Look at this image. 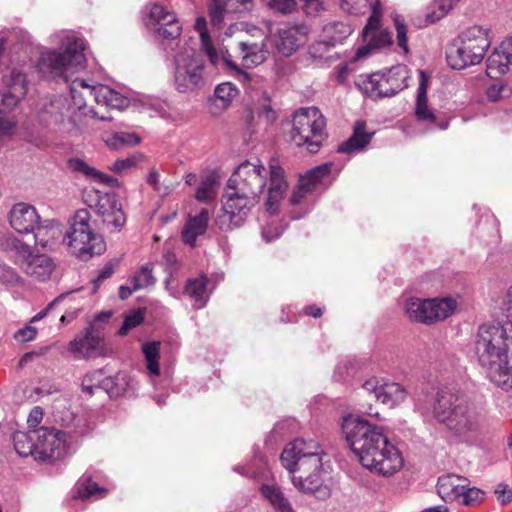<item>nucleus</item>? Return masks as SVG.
Masks as SVG:
<instances>
[{
  "mask_svg": "<svg viewBox=\"0 0 512 512\" xmlns=\"http://www.w3.org/2000/svg\"><path fill=\"white\" fill-rule=\"evenodd\" d=\"M460 0H438V9L428 15L430 22H435L444 17Z\"/></svg>",
  "mask_w": 512,
  "mask_h": 512,
  "instance_id": "obj_55",
  "label": "nucleus"
},
{
  "mask_svg": "<svg viewBox=\"0 0 512 512\" xmlns=\"http://www.w3.org/2000/svg\"><path fill=\"white\" fill-rule=\"evenodd\" d=\"M70 95L72 100L71 110L77 109L84 116L100 120H111V117L99 116L93 108L86 105V97H93L97 104L117 110H122L129 104L127 97L109 86L102 84L92 86L86 80L80 78L72 80Z\"/></svg>",
  "mask_w": 512,
  "mask_h": 512,
  "instance_id": "obj_6",
  "label": "nucleus"
},
{
  "mask_svg": "<svg viewBox=\"0 0 512 512\" xmlns=\"http://www.w3.org/2000/svg\"><path fill=\"white\" fill-rule=\"evenodd\" d=\"M71 105L62 95L53 96L42 108V119L54 123H62L66 117L71 116Z\"/></svg>",
  "mask_w": 512,
  "mask_h": 512,
  "instance_id": "obj_26",
  "label": "nucleus"
},
{
  "mask_svg": "<svg viewBox=\"0 0 512 512\" xmlns=\"http://www.w3.org/2000/svg\"><path fill=\"white\" fill-rule=\"evenodd\" d=\"M51 42L58 45L59 50H42L36 69L43 78L68 82L70 74L85 68L84 40L72 32L60 31L51 36Z\"/></svg>",
  "mask_w": 512,
  "mask_h": 512,
  "instance_id": "obj_5",
  "label": "nucleus"
},
{
  "mask_svg": "<svg viewBox=\"0 0 512 512\" xmlns=\"http://www.w3.org/2000/svg\"><path fill=\"white\" fill-rule=\"evenodd\" d=\"M83 199L111 230L117 231L124 226L126 217L114 193H102L93 189L86 191Z\"/></svg>",
  "mask_w": 512,
  "mask_h": 512,
  "instance_id": "obj_16",
  "label": "nucleus"
},
{
  "mask_svg": "<svg viewBox=\"0 0 512 512\" xmlns=\"http://www.w3.org/2000/svg\"><path fill=\"white\" fill-rule=\"evenodd\" d=\"M144 22L150 31L165 39H176L181 34V26L176 15L162 5H147L143 11Z\"/></svg>",
  "mask_w": 512,
  "mask_h": 512,
  "instance_id": "obj_18",
  "label": "nucleus"
},
{
  "mask_svg": "<svg viewBox=\"0 0 512 512\" xmlns=\"http://www.w3.org/2000/svg\"><path fill=\"white\" fill-rule=\"evenodd\" d=\"M402 309L411 322L430 325L429 298L408 297L403 301Z\"/></svg>",
  "mask_w": 512,
  "mask_h": 512,
  "instance_id": "obj_27",
  "label": "nucleus"
},
{
  "mask_svg": "<svg viewBox=\"0 0 512 512\" xmlns=\"http://www.w3.org/2000/svg\"><path fill=\"white\" fill-rule=\"evenodd\" d=\"M208 279L206 276L189 279L185 286V294L194 301V308L201 309L208 302L209 295L207 293Z\"/></svg>",
  "mask_w": 512,
  "mask_h": 512,
  "instance_id": "obj_35",
  "label": "nucleus"
},
{
  "mask_svg": "<svg viewBox=\"0 0 512 512\" xmlns=\"http://www.w3.org/2000/svg\"><path fill=\"white\" fill-rule=\"evenodd\" d=\"M485 368L491 382L503 390H512V366L509 365L507 358Z\"/></svg>",
  "mask_w": 512,
  "mask_h": 512,
  "instance_id": "obj_33",
  "label": "nucleus"
},
{
  "mask_svg": "<svg viewBox=\"0 0 512 512\" xmlns=\"http://www.w3.org/2000/svg\"><path fill=\"white\" fill-rule=\"evenodd\" d=\"M313 190L310 184H307V180L299 179L297 187L293 190L292 195L289 199L292 205L299 204L308 194L312 193Z\"/></svg>",
  "mask_w": 512,
  "mask_h": 512,
  "instance_id": "obj_54",
  "label": "nucleus"
},
{
  "mask_svg": "<svg viewBox=\"0 0 512 512\" xmlns=\"http://www.w3.org/2000/svg\"><path fill=\"white\" fill-rule=\"evenodd\" d=\"M259 201V198L247 192H241L227 186L223 196V212L218 217L219 228L230 230L243 225Z\"/></svg>",
  "mask_w": 512,
  "mask_h": 512,
  "instance_id": "obj_14",
  "label": "nucleus"
},
{
  "mask_svg": "<svg viewBox=\"0 0 512 512\" xmlns=\"http://www.w3.org/2000/svg\"><path fill=\"white\" fill-rule=\"evenodd\" d=\"M406 66L397 65L385 73L359 75L355 80L357 88L370 98L391 97L408 86Z\"/></svg>",
  "mask_w": 512,
  "mask_h": 512,
  "instance_id": "obj_12",
  "label": "nucleus"
},
{
  "mask_svg": "<svg viewBox=\"0 0 512 512\" xmlns=\"http://www.w3.org/2000/svg\"><path fill=\"white\" fill-rule=\"evenodd\" d=\"M69 165L73 171L82 173L83 175L91 179L93 178L97 170L81 159H73L70 161Z\"/></svg>",
  "mask_w": 512,
  "mask_h": 512,
  "instance_id": "obj_61",
  "label": "nucleus"
},
{
  "mask_svg": "<svg viewBox=\"0 0 512 512\" xmlns=\"http://www.w3.org/2000/svg\"><path fill=\"white\" fill-rule=\"evenodd\" d=\"M370 44L377 48L388 46L392 44V35L386 30H379L370 36Z\"/></svg>",
  "mask_w": 512,
  "mask_h": 512,
  "instance_id": "obj_60",
  "label": "nucleus"
},
{
  "mask_svg": "<svg viewBox=\"0 0 512 512\" xmlns=\"http://www.w3.org/2000/svg\"><path fill=\"white\" fill-rule=\"evenodd\" d=\"M284 229L285 227L282 224L270 222L262 228V237L266 242H271L278 238Z\"/></svg>",
  "mask_w": 512,
  "mask_h": 512,
  "instance_id": "obj_57",
  "label": "nucleus"
},
{
  "mask_svg": "<svg viewBox=\"0 0 512 512\" xmlns=\"http://www.w3.org/2000/svg\"><path fill=\"white\" fill-rule=\"evenodd\" d=\"M326 136V120L317 107L301 108L294 113L290 137L295 145L305 146L314 154L320 150Z\"/></svg>",
  "mask_w": 512,
  "mask_h": 512,
  "instance_id": "obj_9",
  "label": "nucleus"
},
{
  "mask_svg": "<svg viewBox=\"0 0 512 512\" xmlns=\"http://www.w3.org/2000/svg\"><path fill=\"white\" fill-rule=\"evenodd\" d=\"M507 338L499 323L483 324L479 327L475 352L482 367L504 361L507 358Z\"/></svg>",
  "mask_w": 512,
  "mask_h": 512,
  "instance_id": "obj_13",
  "label": "nucleus"
},
{
  "mask_svg": "<svg viewBox=\"0 0 512 512\" xmlns=\"http://www.w3.org/2000/svg\"><path fill=\"white\" fill-rule=\"evenodd\" d=\"M55 264L51 257L45 254H32L25 257L23 262L24 272L39 281H46L50 278Z\"/></svg>",
  "mask_w": 512,
  "mask_h": 512,
  "instance_id": "obj_22",
  "label": "nucleus"
},
{
  "mask_svg": "<svg viewBox=\"0 0 512 512\" xmlns=\"http://www.w3.org/2000/svg\"><path fill=\"white\" fill-rule=\"evenodd\" d=\"M104 334L94 326L86 328L69 342L68 350L76 359L95 358L105 354Z\"/></svg>",
  "mask_w": 512,
  "mask_h": 512,
  "instance_id": "obj_19",
  "label": "nucleus"
},
{
  "mask_svg": "<svg viewBox=\"0 0 512 512\" xmlns=\"http://www.w3.org/2000/svg\"><path fill=\"white\" fill-rule=\"evenodd\" d=\"M239 49L241 52L242 61L247 67H254L262 64L266 60L268 54V51L265 49V44L263 42H240Z\"/></svg>",
  "mask_w": 512,
  "mask_h": 512,
  "instance_id": "obj_34",
  "label": "nucleus"
},
{
  "mask_svg": "<svg viewBox=\"0 0 512 512\" xmlns=\"http://www.w3.org/2000/svg\"><path fill=\"white\" fill-rule=\"evenodd\" d=\"M140 142V138L133 133L117 132L107 141L108 145L118 148L121 146H133Z\"/></svg>",
  "mask_w": 512,
  "mask_h": 512,
  "instance_id": "obj_48",
  "label": "nucleus"
},
{
  "mask_svg": "<svg viewBox=\"0 0 512 512\" xmlns=\"http://www.w3.org/2000/svg\"><path fill=\"white\" fill-rule=\"evenodd\" d=\"M99 389L104 390L110 395H117L119 390L115 387V379L113 377L97 378Z\"/></svg>",
  "mask_w": 512,
  "mask_h": 512,
  "instance_id": "obj_63",
  "label": "nucleus"
},
{
  "mask_svg": "<svg viewBox=\"0 0 512 512\" xmlns=\"http://www.w3.org/2000/svg\"><path fill=\"white\" fill-rule=\"evenodd\" d=\"M159 346L160 342L152 341L143 344L142 351L145 356L146 367L151 375L159 376Z\"/></svg>",
  "mask_w": 512,
  "mask_h": 512,
  "instance_id": "obj_39",
  "label": "nucleus"
},
{
  "mask_svg": "<svg viewBox=\"0 0 512 512\" xmlns=\"http://www.w3.org/2000/svg\"><path fill=\"white\" fill-rule=\"evenodd\" d=\"M280 460L293 485L304 493H313L321 486L322 475L330 462L324 446L311 438H297L288 443Z\"/></svg>",
  "mask_w": 512,
  "mask_h": 512,
  "instance_id": "obj_2",
  "label": "nucleus"
},
{
  "mask_svg": "<svg viewBox=\"0 0 512 512\" xmlns=\"http://www.w3.org/2000/svg\"><path fill=\"white\" fill-rule=\"evenodd\" d=\"M495 494L501 504H507L512 501V490H510L506 484H498L495 489Z\"/></svg>",
  "mask_w": 512,
  "mask_h": 512,
  "instance_id": "obj_64",
  "label": "nucleus"
},
{
  "mask_svg": "<svg viewBox=\"0 0 512 512\" xmlns=\"http://www.w3.org/2000/svg\"><path fill=\"white\" fill-rule=\"evenodd\" d=\"M341 9L349 14H364L370 8L368 0H341Z\"/></svg>",
  "mask_w": 512,
  "mask_h": 512,
  "instance_id": "obj_50",
  "label": "nucleus"
},
{
  "mask_svg": "<svg viewBox=\"0 0 512 512\" xmlns=\"http://www.w3.org/2000/svg\"><path fill=\"white\" fill-rule=\"evenodd\" d=\"M467 479L455 474H447L439 477L437 492L445 502H458L465 491Z\"/></svg>",
  "mask_w": 512,
  "mask_h": 512,
  "instance_id": "obj_25",
  "label": "nucleus"
},
{
  "mask_svg": "<svg viewBox=\"0 0 512 512\" xmlns=\"http://www.w3.org/2000/svg\"><path fill=\"white\" fill-rule=\"evenodd\" d=\"M37 458L40 462H54L63 458L70 448V437L53 427L37 428Z\"/></svg>",
  "mask_w": 512,
  "mask_h": 512,
  "instance_id": "obj_17",
  "label": "nucleus"
},
{
  "mask_svg": "<svg viewBox=\"0 0 512 512\" xmlns=\"http://www.w3.org/2000/svg\"><path fill=\"white\" fill-rule=\"evenodd\" d=\"M420 83L417 90V99L415 106V115L418 121L434 123L435 115L427 105L428 76L424 71H420Z\"/></svg>",
  "mask_w": 512,
  "mask_h": 512,
  "instance_id": "obj_32",
  "label": "nucleus"
},
{
  "mask_svg": "<svg viewBox=\"0 0 512 512\" xmlns=\"http://www.w3.org/2000/svg\"><path fill=\"white\" fill-rule=\"evenodd\" d=\"M215 98L222 102L223 106H226L233 98L238 95V89L231 82H224L215 88Z\"/></svg>",
  "mask_w": 512,
  "mask_h": 512,
  "instance_id": "obj_47",
  "label": "nucleus"
},
{
  "mask_svg": "<svg viewBox=\"0 0 512 512\" xmlns=\"http://www.w3.org/2000/svg\"><path fill=\"white\" fill-rule=\"evenodd\" d=\"M107 489L104 487H100L96 482H94L90 476L83 475L77 482L75 487L74 498H79L82 500L89 498L101 499L104 498L107 494Z\"/></svg>",
  "mask_w": 512,
  "mask_h": 512,
  "instance_id": "obj_37",
  "label": "nucleus"
},
{
  "mask_svg": "<svg viewBox=\"0 0 512 512\" xmlns=\"http://www.w3.org/2000/svg\"><path fill=\"white\" fill-rule=\"evenodd\" d=\"M37 440V429L28 432L17 431L13 434V444L17 454L21 457L31 456L35 461H39Z\"/></svg>",
  "mask_w": 512,
  "mask_h": 512,
  "instance_id": "obj_30",
  "label": "nucleus"
},
{
  "mask_svg": "<svg viewBox=\"0 0 512 512\" xmlns=\"http://www.w3.org/2000/svg\"><path fill=\"white\" fill-rule=\"evenodd\" d=\"M173 81L179 93H194L206 85L204 60L194 48L184 47L175 55Z\"/></svg>",
  "mask_w": 512,
  "mask_h": 512,
  "instance_id": "obj_10",
  "label": "nucleus"
},
{
  "mask_svg": "<svg viewBox=\"0 0 512 512\" xmlns=\"http://www.w3.org/2000/svg\"><path fill=\"white\" fill-rule=\"evenodd\" d=\"M373 135L374 132L366 131L364 121H356L352 135L338 146L337 152L348 155L362 152L370 143Z\"/></svg>",
  "mask_w": 512,
  "mask_h": 512,
  "instance_id": "obj_24",
  "label": "nucleus"
},
{
  "mask_svg": "<svg viewBox=\"0 0 512 512\" xmlns=\"http://www.w3.org/2000/svg\"><path fill=\"white\" fill-rule=\"evenodd\" d=\"M324 42L327 45L335 46L341 43L352 33V27L348 23L336 21L328 23L323 28Z\"/></svg>",
  "mask_w": 512,
  "mask_h": 512,
  "instance_id": "obj_38",
  "label": "nucleus"
},
{
  "mask_svg": "<svg viewBox=\"0 0 512 512\" xmlns=\"http://www.w3.org/2000/svg\"><path fill=\"white\" fill-rule=\"evenodd\" d=\"M362 389L368 394H372L377 401L391 408L402 403L407 396L405 388L400 384L386 382L378 378L366 380Z\"/></svg>",
  "mask_w": 512,
  "mask_h": 512,
  "instance_id": "obj_20",
  "label": "nucleus"
},
{
  "mask_svg": "<svg viewBox=\"0 0 512 512\" xmlns=\"http://www.w3.org/2000/svg\"><path fill=\"white\" fill-rule=\"evenodd\" d=\"M393 22L396 29L397 45L407 54L409 52L407 39V25L404 18L399 14L393 15Z\"/></svg>",
  "mask_w": 512,
  "mask_h": 512,
  "instance_id": "obj_45",
  "label": "nucleus"
},
{
  "mask_svg": "<svg viewBox=\"0 0 512 512\" xmlns=\"http://www.w3.org/2000/svg\"><path fill=\"white\" fill-rule=\"evenodd\" d=\"M9 223L18 233H34L36 243L43 248L48 247V239L45 238L48 233H51L53 238L60 233L58 221L41 222L36 208L25 202L12 206L9 212Z\"/></svg>",
  "mask_w": 512,
  "mask_h": 512,
  "instance_id": "obj_11",
  "label": "nucleus"
},
{
  "mask_svg": "<svg viewBox=\"0 0 512 512\" xmlns=\"http://www.w3.org/2000/svg\"><path fill=\"white\" fill-rule=\"evenodd\" d=\"M37 335V329L33 326L27 325L24 328L19 329L15 332L14 338L20 343H26L35 339Z\"/></svg>",
  "mask_w": 512,
  "mask_h": 512,
  "instance_id": "obj_62",
  "label": "nucleus"
},
{
  "mask_svg": "<svg viewBox=\"0 0 512 512\" xmlns=\"http://www.w3.org/2000/svg\"><path fill=\"white\" fill-rule=\"evenodd\" d=\"M141 158H142V155L139 154V155H132L125 159H118L114 162L112 169L118 173L124 172V171L136 166Z\"/></svg>",
  "mask_w": 512,
  "mask_h": 512,
  "instance_id": "obj_58",
  "label": "nucleus"
},
{
  "mask_svg": "<svg viewBox=\"0 0 512 512\" xmlns=\"http://www.w3.org/2000/svg\"><path fill=\"white\" fill-rule=\"evenodd\" d=\"M267 184L265 210L269 215H275L288 189L285 171L278 163L271 161L266 168L260 161H244L227 181L228 188L247 192L259 199Z\"/></svg>",
  "mask_w": 512,
  "mask_h": 512,
  "instance_id": "obj_3",
  "label": "nucleus"
},
{
  "mask_svg": "<svg viewBox=\"0 0 512 512\" xmlns=\"http://www.w3.org/2000/svg\"><path fill=\"white\" fill-rule=\"evenodd\" d=\"M195 29L199 33L201 46L203 51L207 54L210 62L217 66L221 61L228 67L234 77L247 89V90H255L257 87H262L264 78L255 73H249L242 70L238 65H236L233 61H231L225 55L221 57L216 52L213 44L211 42V38L209 36L207 30V23L203 17H198L195 22Z\"/></svg>",
  "mask_w": 512,
  "mask_h": 512,
  "instance_id": "obj_15",
  "label": "nucleus"
},
{
  "mask_svg": "<svg viewBox=\"0 0 512 512\" xmlns=\"http://www.w3.org/2000/svg\"><path fill=\"white\" fill-rule=\"evenodd\" d=\"M251 0H228V3L231 6L235 4H240L243 6V9H247V4L250 3ZM225 4L226 0H212V4L210 6V18L213 26H219L223 19L225 13Z\"/></svg>",
  "mask_w": 512,
  "mask_h": 512,
  "instance_id": "obj_40",
  "label": "nucleus"
},
{
  "mask_svg": "<svg viewBox=\"0 0 512 512\" xmlns=\"http://www.w3.org/2000/svg\"><path fill=\"white\" fill-rule=\"evenodd\" d=\"M102 376L103 373L101 370L93 371L85 375L81 384L82 391L87 395L92 396L94 394V390L99 388L97 378Z\"/></svg>",
  "mask_w": 512,
  "mask_h": 512,
  "instance_id": "obj_53",
  "label": "nucleus"
},
{
  "mask_svg": "<svg viewBox=\"0 0 512 512\" xmlns=\"http://www.w3.org/2000/svg\"><path fill=\"white\" fill-rule=\"evenodd\" d=\"M266 4L269 8L286 14L292 12L295 7V0H266Z\"/></svg>",
  "mask_w": 512,
  "mask_h": 512,
  "instance_id": "obj_59",
  "label": "nucleus"
},
{
  "mask_svg": "<svg viewBox=\"0 0 512 512\" xmlns=\"http://www.w3.org/2000/svg\"><path fill=\"white\" fill-rule=\"evenodd\" d=\"M277 111L272 107L271 100L266 92L254 104L251 112L250 127L255 131L266 130L277 120Z\"/></svg>",
  "mask_w": 512,
  "mask_h": 512,
  "instance_id": "obj_21",
  "label": "nucleus"
},
{
  "mask_svg": "<svg viewBox=\"0 0 512 512\" xmlns=\"http://www.w3.org/2000/svg\"><path fill=\"white\" fill-rule=\"evenodd\" d=\"M491 45L489 29L474 25L464 30L447 52V62L453 69H464L482 62Z\"/></svg>",
  "mask_w": 512,
  "mask_h": 512,
  "instance_id": "obj_7",
  "label": "nucleus"
},
{
  "mask_svg": "<svg viewBox=\"0 0 512 512\" xmlns=\"http://www.w3.org/2000/svg\"><path fill=\"white\" fill-rule=\"evenodd\" d=\"M216 181L212 177L203 179L196 190L195 198L204 203L212 201L215 197Z\"/></svg>",
  "mask_w": 512,
  "mask_h": 512,
  "instance_id": "obj_44",
  "label": "nucleus"
},
{
  "mask_svg": "<svg viewBox=\"0 0 512 512\" xmlns=\"http://www.w3.org/2000/svg\"><path fill=\"white\" fill-rule=\"evenodd\" d=\"M487 73L490 77L504 74L512 65V36L507 38L487 59Z\"/></svg>",
  "mask_w": 512,
  "mask_h": 512,
  "instance_id": "obj_23",
  "label": "nucleus"
},
{
  "mask_svg": "<svg viewBox=\"0 0 512 512\" xmlns=\"http://www.w3.org/2000/svg\"><path fill=\"white\" fill-rule=\"evenodd\" d=\"M209 221V212L203 208L200 212L190 217L182 230V239L184 243L194 246L198 236L206 232Z\"/></svg>",
  "mask_w": 512,
  "mask_h": 512,
  "instance_id": "obj_29",
  "label": "nucleus"
},
{
  "mask_svg": "<svg viewBox=\"0 0 512 512\" xmlns=\"http://www.w3.org/2000/svg\"><path fill=\"white\" fill-rule=\"evenodd\" d=\"M433 416L463 442L474 440L484 423L482 408L448 389L436 393Z\"/></svg>",
  "mask_w": 512,
  "mask_h": 512,
  "instance_id": "obj_4",
  "label": "nucleus"
},
{
  "mask_svg": "<svg viewBox=\"0 0 512 512\" xmlns=\"http://www.w3.org/2000/svg\"><path fill=\"white\" fill-rule=\"evenodd\" d=\"M333 163L327 162L319 165L306 173L301 178L307 180V184H310L311 189L314 191L318 184H320L326 177L331 173Z\"/></svg>",
  "mask_w": 512,
  "mask_h": 512,
  "instance_id": "obj_41",
  "label": "nucleus"
},
{
  "mask_svg": "<svg viewBox=\"0 0 512 512\" xmlns=\"http://www.w3.org/2000/svg\"><path fill=\"white\" fill-rule=\"evenodd\" d=\"M91 215L87 209H79L71 218L65 240L71 253L78 259L87 261L102 254L106 245L101 235L95 233L90 225Z\"/></svg>",
  "mask_w": 512,
  "mask_h": 512,
  "instance_id": "obj_8",
  "label": "nucleus"
},
{
  "mask_svg": "<svg viewBox=\"0 0 512 512\" xmlns=\"http://www.w3.org/2000/svg\"><path fill=\"white\" fill-rule=\"evenodd\" d=\"M458 307L453 297L429 298L430 325L442 322L452 316Z\"/></svg>",
  "mask_w": 512,
  "mask_h": 512,
  "instance_id": "obj_28",
  "label": "nucleus"
},
{
  "mask_svg": "<svg viewBox=\"0 0 512 512\" xmlns=\"http://www.w3.org/2000/svg\"><path fill=\"white\" fill-rule=\"evenodd\" d=\"M18 93L6 91L0 95L1 104H0V113H6L17 106L18 102L21 98H23L22 88H17Z\"/></svg>",
  "mask_w": 512,
  "mask_h": 512,
  "instance_id": "obj_49",
  "label": "nucleus"
},
{
  "mask_svg": "<svg viewBox=\"0 0 512 512\" xmlns=\"http://www.w3.org/2000/svg\"><path fill=\"white\" fill-rule=\"evenodd\" d=\"M154 282L155 279L152 275V269L148 265L142 266L141 269L130 278V283L138 290L147 288L153 285Z\"/></svg>",
  "mask_w": 512,
  "mask_h": 512,
  "instance_id": "obj_46",
  "label": "nucleus"
},
{
  "mask_svg": "<svg viewBox=\"0 0 512 512\" xmlns=\"http://www.w3.org/2000/svg\"><path fill=\"white\" fill-rule=\"evenodd\" d=\"M379 25H380V14L377 11L376 6H373L372 14L368 18V22L362 31L363 38L368 39V37H370L371 34H374L377 31H379L380 30Z\"/></svg>",
  "mask_w": 512,
  "mask_h": 512,
  "instance_id": "obj_56",
  "label": "nucleus"
},
{
  "mask_svg": "<svg viewBox=\"0 0 512 512\" xmlns=\"http://www.w3.org/2000/svg\"><path fill=\"white\" fill-rule=\"evenodd\" d=\"M260 491L276 512H294L289 500L285 497L279 486L263 484L260 487Z\"/></svg>",
  "mask_w": 512,
  "mask_h": 512,
  "instance_id": "obj_36",
  "label": "nucleus"
},
{
  "mask_svg": "<svg viewBox=\"0 0 512 512\" xmlns=\"http://www.w3.org/2000/svg\"><path fill=\"white\" fill-rule=\"evenodd\" d=\"M146 182L161 197L167 196L173 190L171 183H165L161 181L160 174L155 168H151L149 170V173L146 177Z\"/></svg>",
  "mask_w": 512,
  "mask_h": 512,
  "instance_id": "obj_43",
  "label": "nucleus"
},
{
  "mask_svg": "<svg viewBox=\"0 0 512 512\" xmlns=\"http://www.w3.org/2000/svg\"><path fill=\"white\" fill-rule=\"evenodd\" d=\"M483 499V492L478 488H469L468 487V481L465 485V491H463V496L459 498L458 503L466 505V506H472L476 503L480 502Z\"/></svg>",
  "mask_w": 512,
  "mask_h": 512,
  "instance_id": "obj_51",
  "label": "nucleus"
},
{
  "mask_svg": "<svg viewBox=\"0 0 512 512\" xmlns=\"http://www.w3.org/2000/svg\"><path fill=\"white\" fill-rule=\"evenodd\" d=\"M301 28L297 26H289L281 28L278 32V40L276 42L277 49L285 56L292 55L303 41Z\"/></svg>",
  "mask_w": 512,
  "mask_h": 512,
  "instance_id": "obj_31",
  "label": "nucleus"
},
{
  "mask_svg": "<svg viewBox=\"0 0 512 512\" xmlns=\"http://www.w3.org/2000/svg\"><path fill=\"white\" fill-rule=\"evenodd\" d=\"M4 83H5L8 91L18 93L17 88H22L23 97L27 93L26 75L20 69L11 70L10 74L5 77Z\"/></svg>",
  "mask_w": 512,
  "mask_h": 512,
  "instance_id": "obj_42",
  "label": "nucleus"
},
{
  "mask_svg": "<svg viewBox=\"0 0 512 512\" xmlns=\"http://www.w3.org/2000/svg\"><path fill=\"white\" fill-rule=\"evenodd\" d=\"M143 319V312L140 309L134 310L124 318L123 324L119 328L118 333L120 335H125L130 329L140 325Z\"/></svg>",
  "mask_w": 512,
  "mask_h": 512,
  "instance_id": "obj_52",
  "label": "nucleus"
},
{
  "mask_svg": "<svg viewBox=\"0 0 512 512\" xmlns=\"http://www.w3.org/2000/svg\"><path fill=\"white\" fill-rule=\"evenodd\" d=\"M341 429L348 447L364 468L388 477L403 467L401 452L389 441L382 427L363 417L347 415Z\"/></svg>",
  "mask_w": 512,
  "mask_h": 512,
  "instance_id": "obj_1",
  "label": "nucleus"
}]
</instances>
